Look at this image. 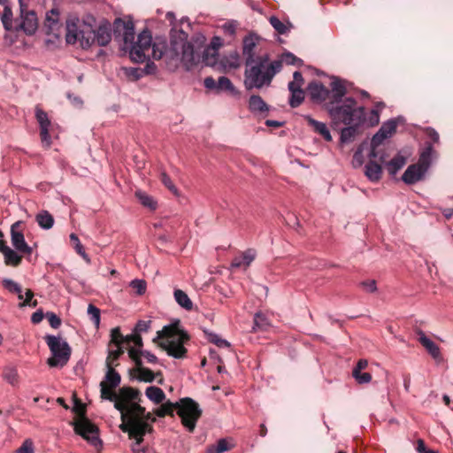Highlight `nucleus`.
I'll return each mask as SVG.
<instances>
[{
	"label": "nucleus",
	"mask_w": 453,
	"mask_h": 453,
	"mask_svg": "<svg viewBox=\"0 0 453 453\" xmlns=\"http://www.w3.org/2000/svg\"><path fill=\"white\" fill-rule=\"evenodd\" d=\"M116 30L122 27L123 30V45L122 50L129 53L132 61L135 63H143L147 58V52L152 46V58L154 59H161L165 58L166 50L169 47L165 42H155L152 44V37L150 32L143 30L138 35L137 40L134 41V25L133 21H123L121 19L116 20Z\"/></svg>",
	"instance_id": "1"
},
{
	"label": "nucleus",
	"mask_w": 453,
	"mask_h": 453,
	"mask_svg": "<svg viewBox=\"0 0 453 453\" xmlns=\"http://www.w3.org/2000/svg\"><path fill=\"white\" fill-rule=\"evenodd\" d=\"M139 395V390L129 387L121 388L118 393V400L123 405V409L119 411L122 421L119 429L127 433L129 438L136 439L137 444L142 442L143 436L149 428L146 422L141 419V417L144 415V408L136 403Z\"/></svg>",
	"instance_id": "2"
},
{
	"label": "nucleus",
	"mask_w": 453,
	"mask_h": 453,
	"mask_svg": "<svg viewBox=\"0 0 453 453\" xmlns=\"http://www.w3.org/2000/svg\"><path fill=\"white\" fill-rule=\"evenodd\" d=\"M65 41L68 44L80 43L83 50L94 44L104 47L111 41V29L109 24L100 25L94 29L91 24L72 19L66 21Z\"/></svg>",
	"instance_id": "3"
},
{
	"label": "nucleus",
	"mask_w": 453,
	"mask_h": 453,
	"mask_svg": "<svg viewBox=\"0 0 453 453\" xmlns=\"http://www.w3.org/2000/svg\"><path fill=\"white\" fill-rule=\"evenodd\" d=\"M245 65L244 85L250 90L269 86L276 73L281 70L282 62H269V56L265 54L257 56V59L252 60V63H245Z\"/></svg>",
	"instance_id": "4"
},
{
	"label": "nucleus",
	"mask_w": 453,
	"mask_h": 453,
	"mask_svg": "<svg viewBox=\"0 0 453 453\" xmlns=\"http://www.w3.org/2000/svg\"><path fill=\"white\" fill-rule=\"evenodd\" d=\"M188 334L180 328V320L165 326L162 330L157 332L154 342L161 340L159 346L164 349L167 354L174 358H183L186 356L187 349L184 344L188 341Z\"/></svg>",
	"instance_id": "5"
},
{
	"label": "nucleus",
	"mask_w": 453,
	"mask_h": 453,
	"mask_svg": "<svg viewBox=\"0 0 453 453\" xmlns=\"http://www.w3.org/2000/svg\"><path fill=\"white\" fill-rule=\"evenodd\" d=\"M174 410H177L182 425L189 432H193L202 414V410L199 408L198 403L188 397L182 398L175 403L168 401L157 409L156 415L160 418L166 415L173 416Z\"/></svg>",
	"instance_id": "6"
},
{
	"label": "nucleus",
	"mask_w": 453,
	"mask_h": 453,
	"mask_svg": "<svg viewBox=\"0 0 453 453\" xmlns=\"http://www.w3.org/2000/svg\"><path fill=\"white\" fill-rule=\"evenodd\" d=\"M327 111L334 124L362 125L365 121V109L357 106L353 97H346L342 102L327 104Z\"/></svg>",
	"instance_id": "7"
},
{
	"label": "nucleus",
	"mask_w": 453,
	"mask_h": 453,
	"mask_svg": "<svg viewBox=\"0 0 453 453\" xmlns=\"http://www.w3.org/2000/svg\"><path fill=\"white\" fill-rule=\"evenodd\" d=\"M165 58L173 62L175 66L181 63L187 70H190L196 62L193 44L181 39L171 41Z\"/></svg>",
	"instance_id": "8"
},
{
	"label": "nucleus",
	"mask_w": 453,
	"mask_h": 453,
	"mask_svg": "<svg viewBox=\"0 0 453 453\" xmlns=\"http://www.w3.org/2000/svg\"><path fill=\"white\" fill-rule=\"evenodd\" d=\"M45 340L52 355L47 360L49 366L63 367L65 365L71 356V348L67 342L55 335H46Z\"/></svg>",
	"instance_id": "9"
},
{
	"label": "nucleus",
	"mask_w": 453,
	"mask_h": 453,
	"mask_svg": "<svg viewBox=\"0 0 453 453\" xmlns=\"http://www.w3.org/2000/svg\"><path fill=\"white\" fill-rule=\"evenodd\" d=\"M74 431L87 440L91 445L98 449L102 446V441L98 436V429L87 418H81L74 424Z\"/></svg>",
	"instance_id": "10"
},
{
	"label": "nucleus",
	"mask_w": 453,
	"mask_h": 453,
	"mask_svg": "<svg viewBox=\"0 0 453 453\" xmlns=\"http://www.w3.org/2000/svg\"><path fill=\"white\" fill-rule=\"evenodd\" d=\"M20 6V19L21 21H17L18 30H22L25 34L32 35L35 33L38 27L37 17L34 11H26L25 4L22 0H19Z\"/></svg>",
	"instance_id": "11"
},
{
	"label": "nucleus",
	"mask_w": 453,
	"mask_h": 453,
	"mask_svg": "<svg viewBox=\"0 0 453 453\" xmlns=\"http://www.w3.org/2000/svg\"><path fill=\"white\" fill-rule=\"evenodd\" d=\"M128 356L134 362L136 367L134 369V373L136 376V379L139 381L143 382H152L155 380V374L154 372L146 367L142 366V359L139 357V351L132 347L128 349Z\"/></svg>",
	"instance_id": "12"
},
{
	"label": "nucleus",
	"mask_w": 453,
	"mask_h": 453,
	"mask_svg": "<svg viewBox=\"0 0 453 453\" xmlns=\"http://www.w3.org/2000/svg\"><path fill=\"white\" fill-rule=\"evenodd\" d=\"M35 117L40 125V135L42 142L45 147H50L51 143L50 135L49 134L50 121L48 118V115L44 111L37 106L35 108Z\"/></svg>",
	"instance_id": "13"
},
{
	"label": "nucleus",
	"mask_w": 453,
	"mask_h": 453,
	"mask_svg": "<svg viewBox=\"0 0 453 453\" xmlns=\"http://www.w3.org/2000/svg\"><path fill=\"white\" fill-rule=\"evenodd\" d=\"M18 226L19 223L17 222L11 227L12 244L19 253L31 255L33 251L32 248L26 242L24 234L20 231L17 230Z\"/></svg>",
	"instance_id": "14"
},
{
	"label": "nucleus",
	"mask_w": 453,
	"mask_h": 453,
	"mask_svg": "<svg viewBox=\"0 0 453 453\" xmlns=\"http://www.w3.org/2000/svg\"><path fill=\"white\" fill-rule=\"evenodd\" d=\"M427 171L418 164L411 165L407 167L402 176L404 183L411 185L421 180Z\"/></svg>",
	"instance_id": "15"
},
{
	"label": "nucleus",
	"mask_w": 453,
	"mask_h": 453,
	"mask_svg": "<svg viewBox=\"0 0 453 453\" xmlns=\"http://www.w3.org/2000/svg\"><path fill=\"white\" fill-rule=\"evenodd\" d=\"M307 90L311 101L315 103H322L329 96V90L321 82L315 81L309 83Z\"/></svg>",
	"instance_id": "16"
},
{
	"label": "nucleus",
	"mask_w": 453,
	"mask_h": 453,
	"mask_svg": "<svg viewBox=\"0 0 453 453\" xmlns=\"http://www.w3.org/2000/svg\"><path fill=\"white\" fill-rule=\"evenodd\" d=\"M0 252L4 256V264L8 266L17 267L22 261V256L19 251H15L5 244L4 240H0Z\"/></svg>",
	"instance_id": "17"
},
{
	"label": "nucleus",
	"mask_w": 453,
	"mask_h": 453,
	"mask_svg": "<svg viewBox=\"0 0 453 453\" xmlns=\"http://www.w3.org/2000/svg\"><path fill=\"white\" fill-rule=\"evenodd\" d=\"M62 25L58 21V12L55 9L50 10L46 15L45 27L48 35L59 38Z\"/></svg>",
	"instance_id": "18"
},
{
	"label": "nucleus",
	"mask_w": 453,
	"mask_h": 453,
	"mask_svg": "<svg viewBox=\"0 0 453 453\" xmlns=\"http://www.w3.org/2000/svg\"><path fill=\"white\" fill-rule=\"evenodd\" d=\"M346 84H347V81L345 80H342L336 76L332 77V81H331L330 87H331L333 100L331 102H334V104H338L344 100L342 98L347 93Z\"/></svg>",
	"instance_id": "19"
},
{
	"label": "nucleus",
	"mask_w": 453,
	"mask_h": 453,
	"mask_svg": "<svg viewBox=\"0 0 453 453\" xmlns=\"http://www.w3.org/2000/svg\"><path fill=\"white\" fill-rule=\"evenodd\" d=\"M258 37L254 34H250L245 36L242 42V54L245 58V63H252V60L257 59L254 54V50L257 46Z\"/></svg>",
	"instance_id": "20"
},
{
	"label": "nucleus",
	"mask_w": 453,
	"mask_h": 453,
	"mask_svg": "<svg viewBox=\"0 0 453 453\" xmlns=\"http://www.w3.org/2000/svg\"><path fill=\"white\" fill-rule=\"evenodd\" d=\"M373 158H370L365 166V175L372 182H378L382 174V167L380 164L374 162Z\"/></svg>",
	"instance_id": "21"
},
{
	"label": "nucleus",
	"mask_w": 453,
	"mask_h": 453,
	"mask_svg": "<svg viewBox=\"0 0 453 453\" xmlns=\"http://www.w3.org/2000/svg\"><path fill=\"white\" fill-rule=\"evenodd\" d=\"M101 398L114 403V408L118 411L123 409L122 403L118 400V394L113 391L114 388H110L106 382L100 383Z\"/></svg>",
	"instance_id": "22"
},
{
	"label": "nucleus",
	"mask_w": 453,
	"mask_h": 453,
	"mask_svg": "<svg viewBox=\"0 0 453 453\" xmlns=\"http://www.w3.org/2000/svg\"><path fill=\"white\" fill-rule=\"evenodd\" d=\"M256 257V251L254 250H245L242 256L236 257L233 259L231 266L233 268H239L242 266L248 267Z\"/></svg>",
	"instance_id": "23"
},
{
	"label": "nucleus",
	"mask_w": 453,
	"mask_h": 453,
	"mask_svg": "<svg viewBox=\"0 0 453 453\" xmlns=\"http://www.w3.org/2000/svg\"><path fill=\"white\" fill-rule=\"evenodd\" d=\"M418 341L427 352L434 357L438 358L441 356L440 349L431 339H429L422 331L418 332Z\"/></svg>",
	"instance_id": "24"
},
{
	"label": "nucleus",
	"mask_w": 453,
	"mask_h": 453,
	"mask_svg": "<svg viewBox=\"0 0 453 453\" xmlns=\"http://www.w3.org/2000/svg\"><path fill=\"white\" fill-rule=\"evenodd\" d=\"M0 18L5 30L18 31V27L16 26L17 20L13 19L12 11L10 6L4 5Z\"/></svg>",
	"instance_id": "25"
},
{
	"label": "nucleus",
	"mask_w": 453,
	"mask_h": 453,
	"mask_svg": "<svg viewBox=\"0 0 453 453\" xmlns=\"http://www.w3.org/2000/svg\"><path fill=\"white\" fill-rule=\"evenodd\" d=\"M385 135L378 131L372 138L371 141V150L368 154L369 158H376L379 157L380 161H384V156L379 155L378 147L386 140Z\"/></svg>",
	"instance_id": "26"
},
{
	"label": "nucleus",
	"mask_w": 453,
	"mask_h": 453,
	"mask_svg": "<svg viewBox=\"0 0 453 453\" xmlns=\"http://www.w3.org/2000/svg\"><path fill=\"white\" fill-rule=\"evenodd\" d=\"M249 110L254 113H264L269 111V106L260 96L252 95L249 99Z\"/></svg>",
	"instance_id": "27"
},
{
	"label": "nucleus",
	"mask_w": 453,
	"mask_h": 453,
	"mask_svg": "<svg viewBox=\"0 0 453 453\" xmlns=\"http://www.w3.org/2000/svg\"><path fill=\"white\" fill-rule=\"evenodd\" d=\"M433 153L434 150L432 143L426 142L425 143V148L420 152L418 162L417 164L427 171L432 162Z\"/></svg>",
	"instance_id": "28"
},
{
	"label": "nucleus",
	"mask_w": 453,
	"mask_h": 453,
	"mask_svg": "<svg viewBox=\"0 0 453 453\" xmlns=\"http://www.w3.org/2000/svg\"><path fill=\"white\" fill-rule=\"evenodd\" d=\"M347 127L341 130V142L342 143H349L353 141L357 134L358 127L361 125L349 124Z\"/></svg>",
	"instance_id": "29"
},
{
	"label": "nucleus",
	"mask_w": 453,
	"mask_h": 453,
	"mask_svg": "<svg viewBox=\"0 0 453 453\" xmlns=\"http://www.w3.org/2000/svg\"><path fill=\"white\" fill-rule=\"evenodd\" d=\"M134 196L144 207H147L151 211H155L157 209V201L146 192L142 190H136Z\"/></svg>",
	"instance_id": "30"
},
{
	"label": "nucleus",
	"mask_w": 453,
	"mask_h": 453,
	"mask_svg": "<svg viewBox=\"0 0 453 453\" xmlns=\"http://www.w3.org/2000/svg\"><path fill=\"white\" fill-rule=\"evenodd\" d=\"M146 396L154 403H161L165 398V392L158 387L150 386L146 388Z\"/></svg>",
	"instance_id": "31"
},
{
	"label": "nucleus",
	"mask_w": 453,
	"mask_h": 453,
	"mask_svg": "<svg viewBox=\"0 0 453 453\" xmlns=\"http://www.w3.org/2000/svg\"><path fill=\"white\" fill-rule=\"evenodd\" d=\"M406 163V159L404 157L401 155H397L394 157L388 164L387 169L390 175L394 176L397 173V172L402 169Z\"/></svg>",
	"instance_id": "32"
},
{
	"label": "nucleus",
	"mask_w": 453,
	"mask_h": 453,
	"mask_svg": "<svg viewBox=\"0 0 453 453\" xmlns=\"http://www.w3.org/2000/svg\"><path fill=\"white\" fill-rule=\"evenodd\" d=\"M123 353L124 350L121 346H115V349H111V346L109 345L108 356L105 361L106 366H117L118 359Z\"/></svg>",
	"instance_id": "33"
},
{
	"label": "nucleus",
	"mask_w": 453,
	"mask_h": 453,
	"mask_svg": "<svg viewBox=\"0 0 453 453\" xmlns=\"http://www.w3.org/2000/svg\"><path fill=\"white\" fill-rule=\"evenodd\" d=\"M107 372L105 374V380L103 382H106V384L110 388H117L121 381V378L119 372H117L113 366H106Z\"/></svg>",
	"instance_id": "34"
},
{
	"label": "nucleus",
	"mask_w": 453,
	"mask_h": 453,
	"mask_svg": "<svg viewBox=\"0 0 453 453\" xmlns=\"http://www.w3.org/2000/svg\"><path fill=\"white\" fill-rule=\"evenodd\" d=\"M174 299L180 307L184 308L187 311L192 310V301L184 291L180 289H175Z\"/></svg>",
	"instance_id": "35"
},
{
	"label": "nucleus",
	"mask_w": 453,
	"mask_h": 453,
	"mask_svg": "<svg viewBox=\"0 0 453 453\" xmlns=\"http://www.w3.org/2000/svg\"><path fill=\"white\" fill-rule=\"evenodd\" d=\"M217 91H228L231 95H238V90L234 88L232 81L226 76H220L217 83Z\"/></svg>",
	"instance_id": "36"
},
{
	"label": "nucleus",
	"mask_w": 453,
	"mask_h": 453,
	"mask_svg": "<svg viewBox=\"0 0 453 453\" xmlns=\"http://www.w3.org/2000/svg\"><path fill=\"white\" fill-rule=\"evenodd\" d=\"M269 326L270 322L266 316L261 312H257L254 316V326L252 327V331H265L268 329Z\"/></svg>",
	"instance_id": "37"
},
{
	"label": "nucleus",
	"mask_w": 453,
	"mask_h": 453,
	"mask_svg": "<svg viewBox=\"0 0 453 453\" xmlns=\"http://www.w3.org/2000/svg\"><path fill=\"white\" fill-rule=\"evenodd\" d=\"M309 122L314 127L315 131L321 134L326 141H332L331 134L325 123L315 120L313 119H310Z\"/></svg>",
	"instance_id": "38"
},
{
	"label": "nucleus",
	"mask_w": 453,
	"mask_h": 453,
	"mask_svg": "<svg viewBox=\"0 0 453 453\" xmlns=\"http://www.w3.org/2000/svg\"><path fill=\"white\" fill-rule=\"evenodd\" d=\"M38 225L43 229H50L54 224V219L48 211H43L37 215Z\"/></svg>",
	"instance_id": "39"
},
{
	"label": "nucleus",
	"mask_w": 453,
	"mask_h": 453,
	"mask_svg": "<svg viewBox=\"0 0 453 453\" xmlns=\"http://www.w3.org/2000/svg\"><path fill=\"white\" fill-rule=\"evenodd\" d=\"M203 332L206 334L208 341L210 342L215 344L216 346H218L219 348H229L230 347V343L226 340L222 339L216 333L210 332L208 330H204Z\"/></svg>",
	"instance_id": "40"
},
{
	"label": "nucleus",
	"mask_w": 453,
	"mask_h": 453,
	"mask_svg": "<svg viewBox=\"0 0 453 453\" xmlns=\"http://www.w3.org/2000/svg\"><path fill=\"white\" fill-rule=\"evenodd\" d=\"M70 241L73 244L75 251L87 262H90V258L88 257V254L86 253L84 247L81 243L77 234H70Z\"/></svg>",
	"instance_id": "41"
},
{
	"label": "nucleus",
	"mask_w": 453,
	"mask_h": 453,
	"mask_svg": "<svg viewBox=\"0 0 453 453\" xmlns=\"http://www.w3.org/2000/svg\"><path fill=\"white\" fill-rule=\"evenodd\" d=\"M290 91L289 105L292 108L298 107L304 100V91L303 89H292Z\"/></svg>",
	"instance_id": "42"
},
{
	"label": "nucleus",
	"mask_w": 453,
	"mask_h": 453,
	"mask_svg": "<svg viewBox=\"0 0 453 453\" xmlns=\"http://www.w3.org/2000/svg\"><path fill=\"white\" fill-rule=\"evenodd\" d=\"M396 126L395 119H389L382 124L379 131L385 135V138H389L395 133Z\"/></svg>",
	"instance_id": "43"
},
{
	"label": "nucleus",
	"mask_w": 453,
	"mask_h": 453,
	"mask_svg": "<svg viewBox=\"0 0 453 453\" xmlns=\"http://www.w3.org/2000/svg\"><path fill=\"white\" fill-rule=\"evenodd\" d=\"M3 287L12 294H20L21 286L12 279H4L2 280Z\"/></svg>",
	"instance_id": "44"
},
{
	"label": "nucleus",
	"mask_w": 453,
	"mask_h": 453,
	"mask_svg": "<svg viewBox=\"0 0 453 453\" xmlns=\"http://www.w3.org/2000/svg\"><path fill=\"white\" fill-rule=\"evenodd\" d=\"M228 442L226 439H220L216 445H211L206 450V453H223L229 449Z\"/></svg>",
	"instance_id": "45"
},
{
	"label": "nucleus",
	"mask_w": 453,
	"mask_h": 453,
	"mask_svg": "<svg viewBox=\"0 0 453 453\" xmlns=\"http://www.w3.org/2000/svg\"><path fill=\"white\" fill-rule=\"evenodd\" d=\"M88 315L93 324L96 328L99 327L100 325V310L93 304H88Z\"/></svg>",
	"instance_id": "46"
},
{
	"label": "nucleus",
	"mask_w": 453,
	"mask_h": 453,
	"mask_svg": "<svg viewBox=\"0 0 453 453\" xmlns=\"http://www.w3.org/2000/svg\"><path fill=\"white\" fill-rule=\"evenodd\" d=\"M124 343V335L121 334L119 327H114L111 330L110 346H121Z\"/></svg>",
	"instance_id": "47"
},
{
	"label": "nucleus",
	"mask_w": 453,
	"mask_h": 453,
	"mask_svg": "<svg viewBox=\"0 0 453 453\" xmlns=\"http://www.w3.org/2000/svg\"><path fill=\"white\" fill-rule=\"evenodd\" d=\"M303 83L304 80L302 73L298 71H296L293 73V81L288 83V90L302 89Z\"/></svg>",
	"instance_id": "48"
},
{
	"label": "nucleus",
	"mask_w": 453,
	"mask_h": 453,
	"mask_svg": "<svg viewBox=\"0 0 453 453\" xmlns=\"http://www.w3.org/2000/svg\"><path fill=\"white\" fill-rule=\"evenodd\" d=\"M18 371L16 368L8 367L4 372V378L12 385L18 383Z\"/></svg>",
	"instance_id": "49"
},
{
	"label": "nucleus",
	"mask_w": 453,
	"mask_h": 453,
	"mask_svg": "<svg viewBox=\"0 0 453 453\" xmlns=\"http://www.w3.org/2000/svg\"><path fill=\"white\" fill-rule=\"evenodd\" d=\"M272 27L280 35H284L288 32V27L284 25L277 17L272 16L269 19Z\"/></svg>",
	"instance_id": "50"
},
{
	"label": "nucleus",
	"mask_w": 453,
	"mask_h": 453,
	"mask_svg": "<svg viewBox=\"0 0 453 453\" xmlns=\"http://www.w3.org/2000/svg\"><path fill=\"white\" fill-rule=\"evenodd\" d=\"M352 376L359 384L369 383L372 380V375L369 372L352 371Z\"/></svg>",
	"instance_id": "51"
},
{
	"label": "nucleus",
	"mask_w": 453,
	"mask_h": 453,
	"mask_svg": "<svg viewBox=\"0 0 453 453\" xmlns=\"http://www.w3.org/2000/svg\"><path fill=\"white\" fill-rule=\"evenodd\" d=\"M130 287L136 291L138 295H142L146 291V282L143 280H133L130 282Z\"/></svg>",
	"instance_id": "52"
},
{
	"label": "nucleus",
	"mask_w": 453,
	"mask_h": 453,
	"mask_svg": "<svg viewBox=\"0 0 453 453\" xmlns=\"http://www.w3.org/2000/svg\"><path fill=\"white\" fill-rule=\"evenodd\" d=\"M160 180L162 181V183L170 190L172 191L174 195H178V189L177 188L174 186V184L173 183L171 178L165 173H161L160 174Z\"/></svg>",
	"instance_id": "53"
},
{
	"label": "nucleus",
	"mask_w": 453,
	"mask_h": 453,
	"mask_svg": "<svg viewBox=\"0 0 453 453\" xmlns=\"http://www.w3.org/2000/svg\"><path fill=\"white\" fill-rule=\"evenodd\" d=\"M25 295H26V298L23 300V302H21L19 303V307H24V306L35 307L37 305V301L32 302V298L34 297V293L32 292V290L27 289L26 291Z\"/></svg>",
	"instance_id": "54"
},
{
	"label": "nucleus",
	"mask_w": 453,
	"mask_h": 453,
	"mask_svg": "<svg viewBox=\"0 0 453 453\" xmlns=\"http://www.w3.org/2000/svg\"><path fill=\"white\" fill-rule=\"evenodd\" d=\"M150 320H139L135 326L134 333L141 334L147 332L150 328Z\"/></svg>",
	"instance_id": "55"
},
{
	"label": "nucleus",
	"mask_w": 453,
	"mask_h": 453,
	"mask_svg": "<svg viewBox=\"0 0 453 453\" xmlns=\"http://www.w3.org/2000/svg\"><path fill=\"white\" fill-rule=\"evenodd\" d=\"M46 318L48 319V321H49V323H50L51 327L57 329V328H58L60 326L61 319L55 313H53V312H47L46 313Z\"/></svg>",
	"instance_id": "56"
},
{
	"label": "nucleus",
	"mask_w": 453,
	"mask_h": 453,
	"mask_svg": "<svg viewBox=\"0 0 453 453\" xmlns=\"http://www.w3.org/2000/svg\"><path fill=\"white\" fill-rule=\"evenodd\" d=\"M34 445L31 440H26L17 449V453H34Z\"/></svg>",
	"instance_id": "57"
},
{
	"label": "nucleus",
	"mask_w": 453,
	"mask_h": 453,
	"mask_svg": "<svg viewBox=\"0 0 453 453\" xmlns=\"http://www.w3.org/2000/svg\"><path fill=\"white\" fill-rule=\"evenodd\" d=\"M283 58H284V61L288 65H299L303 62L300 58H296L294 54H292L290 52H288V53L284 54Z\"/></svg>",
	"instance_id": "58"
},
{
	"label": "nucleus",
	"mask_w": 453,
	"mask_h": 453,
	"mask_svg": "<svg viewBox=\"0 0 453 453\" xmlns=\"http://www.w3.org/2000/svg\"><path fill=\"white\" fill-rule=\"evenodd\" d=\"M363 152L361 149L357 150L353 155L352 165L355 168L360 167L363 165Z\"/></svg>",
	"instance_id": "59"
},
{
	"label": "nucleus",
	"mask_w": 453,
	"mask_h": 453,
	"mask_svg": "<svg viewBox=\"0 0 453 453\" xmlns=\"http://www.w3.org/2000/svg\"><path fill=\"white\" fill-rule=\"evenodd\" d=\"M139 351V357L141 358V356L144 357L147 361L150 364H156L157 362V357L151 352L148 350H141L139 349H136Z\"/></svg>",
	"instance_id": "60"
},
{
	"label": "nucleus",
	"mask_w": 453,
	"mask_h": 453,
	"mask_svg": "<svg viewBox=\"0 0 453 453\" xmlns=\"http://www.w3.org/2000/svg\"><path fill=\"white\" fill-rule=\"evenodd\" d=\"M380 122V112L378 109H372L370 112L369 124L375 126Z\"/></svg>",
	"instance_id": "61"
},
{
	"label": "nucleus",
	"mask_w": 453,
	"mask_h": 453,
	"mask_svg": "<svg viewBox=\"0 0 453 453\" xmlns=\"http://www.w3.org/2000/svg\"><path fill=\"white\" fill-rule=\"evenodd\" d=\"M416 449L418 453H437L434 450L427 449L424 441L421 439L418 441Z\"/></svg>",
	"instance_id": "62"
},
{
	"label": "nucleus",
	"mask_w": 453,
	"mask_h": 453,
	"mask_svg": "<svg viewBox=\"0 0 453 453\" xmlns=\"http://www.w3.org/2000/svg\"><path fill=\"white\" fill-rule=\"evenodd\" d=\"M223 29L226 34L229 35H234L236 31V25L234 22H228L223 26Z\"/></svg>",
	"instance_id": "63"
},
{
	"label": "nucleus",
	"mask_w": 453,
	"mask_h": 453,
	"mask_svg": "<svg viewBox=\"0 0 453 453\" xmlns=\"http://www.w3.org/2000/svg\"><path fill=\"white\" fill-rule=\"evenodd\" d=\"M217 83L212 77H206L203 81L204 87L208 89H216L217 90Z\"/></svg>",
	"instance_id": "64"
}]
</instances>
